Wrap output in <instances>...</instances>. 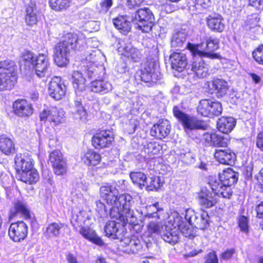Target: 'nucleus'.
Listing matches in <instances>:
<instances>
[{
  "instance_id": "nucleus-1",
  "label": "nucleus",
  "mask_w": 263,
  "mask_h": 263,
  "mask_svg": "<svg viewBox=\"0 0 263 263\" xmlns=\"http://www.w3.org/2000/svg\"><path fill=\"white\" fill-rule=\"evenodd\" d=\"M238 177L236 172L233 168L229 167L224 169L222 173L218 174V179H211L209 185L211 191L201 190L197 193V200L200 206V210L204 214H201V218L195 216L188 217L185 215L184 218L179 215L170 216L168 221L164 224L158 220L160 219L157 212L148 214V218H155L149 221L147 224L148 230H205L209 226L210 218L207 210L216 206L219 202V197L230 199L233 195L232 186L237 182Z\"/></svg>"
},
{
  "instance_id": "nucleus-2",
  "label": "nucleus",
  "mask_w": 263,
  "mask_h": 263,
  "mask_svg": "<svg viewBox=\"0 0 263 263\" xmlns=\"http://www.w3.org/2000/svg\"><path fill=\"white\" fill-rule=\"evenodd\" d=\"M101 197L108 204L112 205L110 210V216L115 220H108L104 230H126L128 226L129 230H141L143 225L138 223L133 217L134 211L131 209L129 201L127 200V194H119L116 186L106 184L100 187Z\"/></svg>"
},
{
  "instance_id": "nucleus-3",
  "label": "nucleus",
  "mask_w": 263,
  "mask_h": 263,
  "mask_svg": "<svg viewBox=\"0 0 263 263\" xmlns=\"http://www.w3.org/2000/svg\"><path fill=\"white\" fill-rule=\"evenodd\" d=\"M87 38L82 32H68L55 46L53 59L59 67L67 66L69 62V54L71 51L80 50L85 46Z\"/></svg>"
},
{
  "instance_id": "nucleus-4",
  "label": "nucleus",
  "mask_w": 263,
  "mask_h": 263,
  "mask_svg": "<svg viewBox=\"0 0 263 263\" xmlns=\"http://www.w3.org/2000/svg\"><path fill=\"white\" fill-rule=\"evenodd\" d=\"M205 43L206 51L199 50L200 44H193L189 42L187 44V48L193 57L198 56L200 58L221 60L222 57L220 54L214 52L220 47V39L214 36H210L205 38Z\"/></svg>"
},
{
  "instance_id": "nucleus-5",
  "label": "nucleus",
  "mask_w": 263,
  "mask_h": 263,
  "mask_svg": "<svg viewBox=\"0 0 263 263\" xmlns=\"http://www.w3.org/2000/svg\"><path fill=\"white\" fill-rule=\"evenodd\" d=\"M17 81V70L14 62H0V91L10 90Z\"/></svg>"
},
{
  "instance_id": "nucleus-6",
  "label": "nucleus",
  "mask_w": 263,
  "mask_h": 263,
  "mask_svg": "<svg viewBox=\"0 0 263 263\" xmlns=\"http://www.w3.org/2000/svg\"><path fill=\"white\" fill-rule=\"evenodd\" d=\"M31 153H24L23 155H16L15 158V168L17 172L22 171L20 180L27 184L31 185L33 189V165Z\"/></svg>"
},
{
  "instance_id": "nucleus-7",
  "label": "nucleus",
  "mask_w": 263,
  "mask_h": 263,
  "mask_svg": "<svg viewBox=\"0 0 263 263\" xmlns=\"http://www.w3.org/2000/svg\"><path fill=\"white\" fill-rule=\"evenodd\" d=\"M156 62L153 59H147L134 76L135 80L138 83H155L158 80V76L155 71Z\"/></svg>"
},
{
  "instance_id": "nucleus-8",
  "label": "nucleus",
  "mask_w": 263,
  "mask_h": 263,
  "mask_svg": "<svg viewBox=\"0 0 263 263\" xmlns=\"http://www.w3.org/2000/svg\"><path fill=\"white\" fill-rule=\"evenodd\" d=\"M173 113L174 116L181 123L184 128L190 130L205 129L206 125L204 121L189 116L181 111L178 106L173 107Z\"/></svg>"
},
{
  "instance_id": "nucleus-9",
  "label": "nucleus",
  "mask_w": 263,
  "mask_h": 263,
  "mask_svg": "<svg viewBox=\"0 0 263 263\" xmlns=\"http://www.w3.org/2000/svg\"><path fill=\"white\" fill-rule=\"evenodd\" d=\"M115 142V136L108 129H99L91 137V143L96 149L101 150L110 147Z\"/></svg>"
},
{
  "instance_id": "nucleus-10",
  "label": "nucleus",
  "mask_w": 263,
  "mask_h": 263,
  "mask_svg": "<svg viewBox=\"0 0 263 263\" xmlns=\"http://www.w3.org/2000/svg\"><path fill=\"white\" fill-rule=\"evenodd\" d=\"M39 117L41 122L57 126L64 122L65 112L63 109L52 106L41 111Z\"/></svg>"
},
{
  "instance_id": "nucleus-11",
  "label": "nucleus",
  "mask_w": 263,
  "mask_h": 263,
  "mask_svg": "<svg viewBox=\"0 0 263 263\" xmlns=\"http://www.w3.org/2000/svg\"><path fill=\"white\" fill-rule=\"evenodd\" d=\"M48 163L50 164L55 175L63 176L67 174V160L60 150L55 149L49 153Z\"/></svg>"
},
{
  "instance_id": "nucleus-12",
  "label": "nucleus",
  "mask_w": 263,
  "mask_h": 263,
  "mask_svg": "<svg viewBox=\"0 0 263 263\" xmlns=\"http://www.w3.org/2000/svg\"><path fill=\"white\" fill-rule=\"evenodd\" d=\"M154 15L148 8H143L137 10L135 16L132 17L133 22H139V28L143 32H149L154 25Z\"/></svg>"
},
{
  "instance_id": "nucleus-13",
  "label": "nucleus",
  "mask_w": 263,
  "mask_h": 263,
  "mask_svg": "<svg viewBox=\"0 0 263 263\" xmlns=\"http://www.w3.org/2000/svg\"><path fill=\"white\" fill-rule=\"evenodd\" d=\"M222 109V106L220 102L212 101L209 99L201 100L197 107L199 114L203 117L210 118L220 115Z\"/></svg>"
},
{
  "instance_id": "nucleus-14",
  "label": "nucleus",
  "mask_w": 263,
  "mask_h": 263,
  "mask_svg": "<svg viewBox=\"0 0 263 263\" xmlns=\"http://www.w3.org/2000/svg\"><path fill=\"white\" fill-rule=\"evenodd\" d=\"M202 140L205 145L227 147L230 143L231 138L221 136L216 132H206L203 135Z\"/></svg>"
},
{
  "instance_id": "nucleus-15",
  "label": "nucleus",
  "mask_w": 263,
  "mask_h": 263,
  "mask_svg": "<svg viewBox=\"0 0 263 263\" xmlns=\"http://www.w3.org/2000/svg\"><path fill=\"white\" fill-rule=\"evenodd\" d=\"M49 95L57 101L62 99L66 95L65 85L60 77H53L48 84Z\"/></svg>"
},
{
  "instance_id": "nucleus-16",
  "label": "nucleus",
  "mask_w": 263,
  "mask_h": 263,
  "mask_svg": "<svg viewBox=\"0 0 263 263\" xmlns=\"http://www.w3.org/2000/svg\"><path fill=\"white\" fill-rule=\"evenodd\" d=\"M171 129V125L168 120L160 119L151 127L150 134L156 139L162 140L170 134Z\"/></svg>"
},
{
  "instance_id": "nucleus-17",
  "label": "nucleus",
  "mask_w": 263,
  "mask_h": 263,
  "mask_svg": "<svg viewBox=\"0 0 263 263\" xmlns=\"http://www.w3.org/2000/svg\"><path fill=\"white\" fill-rule=\"evenodd\" d=\"M214 156L219 163L225 165H233L237 159L234 151L228 147L215 149Z\"/></svg>"
},
{
  "instance_id": "nucleus-18",
  "label": "nucleus",
  "mask_w": 263,
  "mask_h": 263,
  "mask_svg": "<svg viewBox=\"0 0 263 263\" xmlns=\"http://www.w3.org/2000/svg\"><path fill=\"white\" fill-rule=\"evenodd\" d=\"M209 92L211 94H215L217 98H221L227 93L229 88L226 81L215 78L212 79L208 84Z\"/></svg>"
},
{
  "instance_id": "nucleus-19",
  "label": "nucleus",
  "mask_w": 263,
  "mask_h": 263,
  "mask_svg": "<svg viewBox=\"0 0 263 263\" xmlns=\"http://www.w3.org/2000/svg\"><path fill=\"white\" fill-rule=\"evenodd\" d=\"M105 235L111 240L118 239L129 246H137L139 242L135 237H129L127 231H104Z\"/></svg>"
},
{
  "instance_id": "nucleus-20",
  "label": "nucleus",
  "mask_w": 263,
  "mask_h": 263,
  "mask_svg": "<svg viewBox=\"0 0 263 263\" xmlns=\"http://www.w3.org/2000/svg\"><path fill=\"white\" fill-rule=\"evenodd\" d=\"M81 161L88 167L93 168L100 164L102 161L101 154L93 149H89L83 153L81 157Z\"/></svg>"
},
{
  "instance_id": "nucleus-21",
  "label": "nucleus",
  "mask_w": 263,
  "mask_h": 263,
  "mask_svg": "<svg viewBox=\"0 0 263 263\" xmlns=\"http://www.w3.org/2000/svg\"><path fill=\"white\" fill-rule=\"evenodd\" d=\"M171 67L178 72H182L187 65L186 55L182 52L174 51L170 56Z\"/></svg>"
},
{
  "instance_id": "nucleus-22",
  "label": "nucleus",
  "mask_w": 263,
  "mask_h": 263,
  "mask_svg": "<svg viewBox=\"0 0 263 263\" xmlns=\"http://www.w3.org/2000/svg\"><path fill=\"white\" fill-rule=\"evenodd\" d=\"M12 108L14 113L20 117H28L32 114L31 104L24 99H19L15 101Z\"/></svg>"
},
{
  "instance_id": "nucleus-23",
  "label": "nucleus",
  "mask_w": 263,
  "mask_h": 263,
  "mask_svg": "<svg viewBox=\"0 0 263 263\" xmlns=\"http://www.w3.org/2000/svg\"><path fill=\"white\" fill-rule=\"evenodd\" d=\"M49 67L48 59L44 54H39L34 60V70L39 78L45 77Z\"/></svg>"
},
{
  "instance_id": "nucleus-24",
  "label": "nucleus",
  "mask_w": 263,
  "mask_h": 263,
  "mask_svg": "<svg viewBox=\"0 0 263 263\" xmlns=\"http://www.w3.org/2000/svg\"><path fill=\"white\" fill-rule=\"evenodd\" d=\"M17 217H23L25 219L30 217V212L26 204L22 201L18 200L14 202V206L10 210L9 220Z\"/></svg>"
},
{
  "instance_id": "nucleus-25",
  "label": "nucleus",
  "mask_w": 263,
  "mask_h": 263,
  "mask_svg": "<svg viewBox=\"0 0 263 263\" xmlns=\"http://www.w3.org/2000/svg\"><path fill=\"white\" fill-rule=\"evenodd\" d=\"M20 70L26 77L30 76L33 71V53L25 51L20 61Z\"/></svg>"
},
{
  "instance_id": "nucleus-26",
  "label": "nucleus",
  "mask_w": 263,
  "mask_h": 263,
  "mask_svg": "<svg viewBox=\"0 0 263 263\" xmlns=\"http://www.w3.org/2000/svg\"><path fill=\"white\" fill-rule=\"evenodd\" d=\"M236 124V121L234 118L222 116L218 119L216 127L220 132L228 134L234 129Z\"/></svg>"
},
{
  "instance_id": "nucleus-27",
  "label": "nucleus",
  "mask_w": 263,
  "mask_h": 263,
  "mask_svg": "<svg viewBox=\"0 0 263 263\" xmlns=\"http://www.w3.org/2000/svg\"><path fill=\"white\" fill-rule=\"evenodd\" d=\"M210 67L202 59L197 60L193 62L191 70L199 78H204L209 75Z\"/></svg>"
},
{
  "instance_id": "nucleus-28",
  "label": "nucleus",
  "mask_w": 263,
  "mask_h": 263,
  "mask_svg": "<svg viewBox=\"0 0 263 263\" xmlns=\"http://www.w3.org/2000/svg\"><path fill=\"white\" fill-rule=\"evenodd\" d=\"M223 20L222 17L220 14L215 16L210 15L206 18L209 28L213 31L219 33L222 32L225 28V25L222 22Z\"/></svg>"
},
{
  "instance_id": "nucleus-29",
  "label": "nucleus",
  "mask_w": 263,
  "mask_h": 263,
  "mask_svg": "<svg viewBox=\"0 0 263 263\" xmlns=\"http://www.w3.org/2000/svg\"><path fill=\"white\" fill-rule=\"evenodd\" d=\"M90 91L101 94H105L111 89V85L103 80H95L90 83Z\"/></svg>"
},
{
  "instance_id": "nucleus-30",
  "label": "nucleus",
  "mask_w": 263,
  "mask_h": 263,
  "mask_svg": "<svg viewBox=\"0 0 263 263\" xmlns=\"http://www.w3.org/2000/svg\"><path fill=\"white\" fill-rule=\"evenodd\" d=\"M121 55L127 61L134 63L139 62L142 57L140 50L136 48L128 47L123 48Z\"/></svg>"
},
{
  "instance_id": "nucleus-31",
  "label": "nucleus",
  "mask_w": 263,
  "mask_h": 263,
  "mask_svg": "<svg viewBox=\"0 0 263 263\" xmlns=\"http://www.w3.org/2000/svg\"><path fill=\"white\" fill-rule=\"evenodd\" d=\"M0 150L6 155L15 153L14 143L12 140L6 135L0 136Z\"/></svg>"
},
{
  "instance_id": "nucleus-32",
  "label": "nucleus",
  "mask_w": 263,
  "mask_h": 263,
  "mask_svg": "<svg viewBox=\"0 0 263 263\" xmlns=\"http://www.w3.org/2000/svg\"><path fill=\"white\" fill-rule=\"evenodd\" d=\"M72 0H49L50 8L57 12L67 10L70 7Z\"/></svg>"
},
{
  "instance_id": "nucleus-33",
  "label": "nucleus",
  "mask_w": 263,
  "mask_h": 263,
  "mask_svg": "<svg viewBox=\"0 0 263 263\" xmlns=\"http://www.w3.org/2000/svg\"><path fill=\"white\" fill-rule=\"evenodd\" d=\"M113 24L120 33L126 34L131 29L130 23L123 16H119L113 19Z\"/></svg>"
},
{
  "instance_id": "nucleus-34",
  "label": "nucleus",
  "mask_w": 263,
  "mask_h": 263,
  "mask_svg": "<svg viewBox=\"0 0 263 263\" xmlns=\"http://www.w3.org/2000/svg\"><path fill=\"white\" fill-rule=\"evenodd\" d=\"M72 85L76 91H81L85 87V79L78 71H74L72 75Z\"/></svg>"
},
{
  "instance_id": "nucleus-35",
  "label": "nucleus",
  "mask_w": 263,
  "mask_h": 263,
  "mask_svg": "<svg viewBox=\"0 0 263 263\" xmlns=\"http://www.w3.org/2000/svg\"><path fill=\"white\" fill-rule=\"evenodd\" d=\"M129 176L133 182L140 189H142L147 184V178L144 173L140 172H132Z\"/></svg>"
},
{
  "instance_id": "nucleus-36",
  "label": "nucleus",
  "mask_w": 263,
  "mask_h": 263,
  "mask_svg": "<svg viewBox=\"0 0 263 263\" xmlns=\"http://www.w3.org/2000/svg\"><path fill=\"white\" fill-rule=\"evenodd\" d=\"M162 238L171 244H175L179 238V231H158Z\"/></svg>"
},
{
  "instance_id": "nucleus-37",
  "label": "nucleus",
  "mask_w": 263,
  "mask_h": 263,
  "mask_svg": "<svg viewBox=\"0 0 263 263\" xmlns=\"http://www.w3.org/2000/svg\"><path fill=\"white\" fill-rule=\"evenodd\" d=\"M80 233L85 238L93 243L100 246L103 245V240L96 234L95 231H80Z\"/></svg>"
},
{
  "instance_id": "nucleus-38",
  "label": "nucleus",
  "mask_w": 263,
  "mask_h": 263,
  "mask_svg": "<svg viewBox=\"0 0 263 263\" xmlns=\"http://www.w3.org/2000/svg\"><path fill=\"white\" fill-rule=\"evenodd\" d=\"M186 38L182 33L175 34L171 41V46L173 48L180 49L182 48L185 42Z\"/></svg>"
},
{
  "instance_id": "nucleus-39",
  "label": "nucleus",
  "mask_w": 263,
  "mask_h": 263,
  "mask_svg": "<svg viewBox=\"0 0 263 263\" xmlns=\"http://www.w3.org/2000/svg\"><path fill=\"white\" fill-rule=\"evenodd\" d=\"M252 55L257 63L263 65V44H260L253 50Z\"/></svg>"
},
{
  "instance_id": "nucleus-40",
  "label": "nucleus",
  "mask_w": 263,
  "mask_h": 263,
  "mask_svg": "<svg viewBox=\"0 0 263 263\" xmlns=\"http://www.w3.org/2000/svg\"><path fill=\"white\" fill-rule=\"evenodd\" d=\"M74 110L73 114L78 115L80 118H82V117L86 116V109L83 106L81 100L74 101Z\"/></svg>"
},
{
  "instance_id": "nucleus-41",
  "label": "nucleus",
  "mask_w": 263,
  "mask_h": 263,
  "mask_svg": "<svg viewBox=\"0 0 263 263\" xmlns=\"http://www.w3.org/2000/svg\"><path fill=\"white\" fill-rule=\"evenodd\" d=\"M10 238L14 241L18 242L27 236L28 231H8Z\"/></svg>"
},
{
  "instance_id": "nucleus-42",
  "label": "nucleus",
  "mask_w": 263,
  "mask_h": 263,
  "mask_svg": "<svg viewBox=\"0 0 263 263\" xmlns=\"http://www.w3.org/2000/svg\"><path fill=\"white\" fill-rule=\"evenodd\" d=\"M238 227L240 230H249V217L245 215H239L237 217Z\"/></svg>"
},
{
  "instance_id": "nucleus-43",
  "label": "nucleus",
  "mask_w": 263,
  "mask_h": 263,
  "mask_svg": "<svg viewBox=\"0 0 263 263\" xmlns=\"http://www.w3.org/2000/svg\"><path fill=\"white\" fill-rule=\"evenodd\" d=\"M149 184L146 185L148 190L153 191L159 189L162 186L159 177L153 176L150 178Z\"/></svg>"
},
{
  "instance_id": "nucleus-44",
  "label": "nucleus",
  "mask_w": 263,
  "mask_h": 263,
  "mask_svg": "<svg viewBox=\"0 0 263 263\" xmlns=\"http://www.w3.org/2000/svg\"><path fill=\"white\" fill-rule=\"evenodd\" d=\"M147 153L151 155H156L160 151L159 145L156 142H149L146 144Z\"/></svg>"
},
{
  "instance_id": "nucleus-45",
  "label": "nucleus",
  "mask_w": 263,
  "mask_h": 263,
  "mask_svg": "<svg viewBox=\"0 0 263 263\" xmlns=\"http://www.w3.org/2000/svg\"><path fill=\"white\" fill-rule=\"evenodd\" d=\"M113 5V0H102L100 3V12L106 13Z\"/></svg>"
},
{
  "instance_id": "nucleus-46",
  "label": "nucleus",
  "mask_w": 263,
  "mask_h": 263,
  "mask_svg": "<svg viewBox=\"0 0 263 263\" xmlns=\"http://www.w3.org/2000/svg\"><path fill=\"white\" fill-rule=\"evenodd\" d=\"M205 263H218V259L215 251L209 253L204 257Z\"/></svg>"
},
{
  "instance_id": "nucleus-47",
  "label": "nucleus",
  "mask_w": 263,
  "mask_h": 263,
  "mask_svg": "<svg viewBox=\"0 0 263 263\" xmlns=\"http://www.w3.org/2000/svg\"><path fill=\"white\" fill-rule=\"evenodd\" d=\"M33 7L29 6L26 8V15L25 17L26 23L27 25L32 27L33 25Z\"/></svg>"
},
{
  "instance_id": "nucleus-48",
  "label": "nucleus",
  "mask_w": 263,
  "mask_h": 263,
  "mask_svg": "<svg viewBox=\"0 0 263 263\" xmlns=\"http://www.w3.org/2000/svg\"><path fill=\"white\" fill-rule=\"evenodd\" d=\"M139 121L138 118L135 117H133L129 119L128 122V126L130 129L133 132H135L138 127H139Z\"/></svg>"
},
{
  "instance_id": "nucleus-49",
  "label": "nucleus",
  "mask_w": 263,
  "mask_h": 263,
  "mask_svg": "<svg viewBox=\"0 0 263 263\" xmlns=\"http://www.w3.org/2000/svg\"><path fill=\"white\" fill-rule=\"evenodd\" d=\"M256 147L263 152V132H259L256 140Z\"/></svg>"
},
{
  "instance_id": "nucleus-50",
  "label": "nucleus",
  "mask_w": 263,
  "mask_h": 263,
  "mask_svg": "<svg viewBox=\"0 0 263 263\" xmlns=\"http://www.w3.org/2000/svg\"><path fill=\"white\" fill-rule=\"evenodd\" d=\"M235 250L233 249L227 250L220 255V259L223 260H228L230 259L234 254Z\"/></svg>"
},
{
  "instance_id": "nucleus-51",
  "label": "nucleus",
  "mask_w": 263,
  "mask_h": 263,
  "mask_svg": "<svg viewBox=\"0 0 263 263\" xmlns=\"http://www.w3.org/2000/svg\"><path fill=\"white\" fill-rule=\"evenodd\" d=\"M249 3L258 10L263 9V0H249Z\"/></svg>"
},
{
  "instance_id": "nucleus-52",
  "label": "nucleus",
  "mask_w": 263,
  "mask_h": 263,
  "mask_svg": "<svg viewBox=\"0 0 263 263\" xmlns=\"http://www.w3.org/2000/svg\"><path fill=\"white\" fill-rule=\"evenodd\" d=\"M144 2V0H127V4L130 8L140 7Z\"/></svg>"
},
{
  "instance_id": "nucleus-53",
  "label": "nucleus",
  "mask_w": 263,
  "mask_h": 263,
  "mask_svg": "<svg viewBox=\"0 0 263 263\" xmlns=\"http://www.w3.org/2000/svg\"><path fill=\"white\" fill-rule=\"evenodd\" d=\"M255 212L257 218H263V200L256 206Z\"/></svg>"
},
{
  "instance_id": "nucleus-54",
  "label": "nucleus",
  "mask_w": 263,
  "mask_h": 263,
  "mask_svg": "<svg viewBox=\"0 0 263 263\" xmlns=\"http://www.w3.org/2000/svg\"><path fill=\"white\" fill-rule=\"evenodd\" d=\"M256 179L258 185L263 189V167L261 168L259 173L256 176Z\"/></svg>"
},
{
  "instance_id": "nucleus-55",
  "label": "nucleus",
  "mask_w": 263,
  "mask_h": 263,
  "mask_svg": "<svg viewBox=\"0 0 263 263\" xmlns=\"http://www.w3.org/2000/svg\"><path fill=\"white\" fill-rule=\"evenodd\" d=\"M63 227V223L53 222L48 226L47 228V230H60Z\"/></svg>"
},
{
  "instance_id": "nucleus-56",
  "label": "nucleus",
  "mask_w": 263,
  "mask_h": 263,
  "mask_svg": "<svg viewBox=\"0 0 263 263\" xmlns=\"http://www.w3.org/2000/svg\"><path fill=\"white\" fill-rule=\"evenodd\" d=\"M182 234V235L186 238H188L190 239H193L195 236L196 234L194 233V231H180Z\"/></svg>"
},
{
  "instance_id": "nucleus-57",
  "label": "nucleus",
  "mask_w": 263,
  "mask_h": 263,
  "mask_svg": "<svg viewBox=\"0 0 263 263\" xmlns=\"http://www.w3.org/2000/svg\"><path fill=\"white\" fill-rule=\"evenodd\" d=\"M250 76L252 78L253 82L255 84H258L261 81V78L260 76L254 73H250Z\"/></svg>"
},
{
  "instance_id": "nucleus-58",
  "label": "nucleus",
  "mask_w": 263,
  "mask_h": 263,
  "mask_svg": "<svg viewBox=\"0 0 263 263\" xmlns=\"http://www.w3.org/2000/svg\"><path fill=\"white\" fill-rule=\"evenodd\" d=\"M202 250H199V251H197L196 250H194L192 251L187 252L184 254V256L185 257H193L197 255L198 254L201 253L202 252Z\"/></svg>"
},
{
  "instance_id": "nucleus-59",
  "label": "nucleus",
  "mask_w": 263,
  "mask_h": 263,
  "mask_svg": "<svg viewBox=\"0 0 263 263\" xmlns=\"http://www.w3.org/2000/svg\"><path fill=\"white\" fill-rule=\"evenodd\" d=\"M16 222L18 230H27V226L24 222L23 221H17Z\"/></svg>"
},
{
  "instance_id": "nucleus-60",
  "label": "nucleus",
  "mask_w": 263,
  "mask_h": 263,
  "mask_svg": "<svg viewBox=\"0 0 263 263\" xmlns=\"http://www.w3.org/2000/svg\"><path fill=\"white\" fill-rule=\"evenodd\" d=\"M67 260L68 263H78L76 258L71 254H69L67 256Z\"/></svg>"
},
{
  "instance_id": "nucleus-61",
  "label": "nucleus",
  "mask_w": 263,
  "mask_h": 263,
  "mask_svg": "<svg viewBox=\"0 0 263 263\" xmlns=\"http://www.w3.org/2000/svg\"><path fill=\"white\" fill-rule=\"evenodd\" d=\"M195 4L196 5L201 6L202 7L206 6L205 0H195Z\"/></svg>"
},
{
  "instance_id": "nucleus-62",
  "label": "nucleus",
  "mask_w": 263,
  "mask_h": 263,
  "mask_svg": "<svg viewBox=\"0 0 263 263\" xmlns=\"http://www.w3.org/2000/svg\"><path fill=\"white\" fill-rule=\"evenodd\" d=\"M96 263H107L105 258L99 256L96 261Z\"/></svg>"
},
{
  "instance_id": "nucleus-63",
  "label": "nucleus",
  "mask_w": 263,
  "mask_h": 263,
  "mask_svg": "<svg viewBox=\"0 0 263 263\" xmlns=\"http://www.w3.org/2000/svg\"><path fill=\"white\" fill-rule=\"evenodd\" d=\"M8 230H18L17 222L12 223Z\"/></svg>"
},
{
  "instance_id": "nucleus-64",
  "label": "nucleus",
  "mask_w": 263,
  "mask_h": 263,
  "mask_svg": "<svg viewBox=\"0 0 263 263\" xmlns=\"http://www.w3.org/2000/svg\"><path fill=\"white\" fill-rule=\"evenodd\" d=\"M100 204L101 205V207H102L104 210V212H106V208L105 204L102 202L100 203Z\"/></svg>"
}]
</instances>
